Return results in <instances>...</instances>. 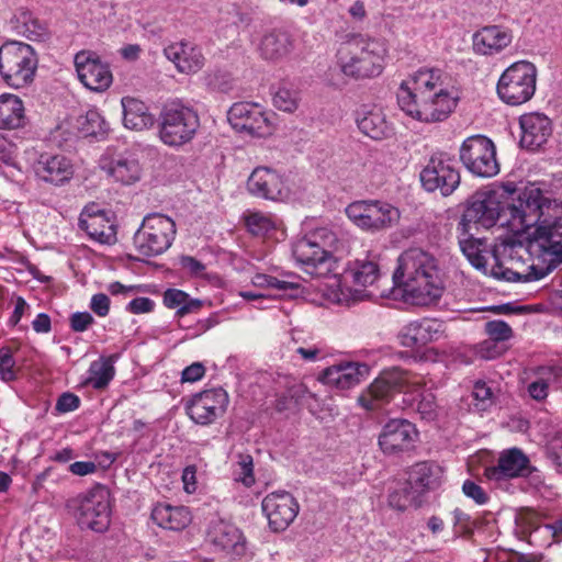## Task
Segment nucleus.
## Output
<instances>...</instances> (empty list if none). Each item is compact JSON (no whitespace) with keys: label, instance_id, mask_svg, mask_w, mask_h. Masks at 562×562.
<instances>
[{"label":"nucleus","instance_id":"nucleus-39","mask_svg":"<svg viewBox=\"0 0 562 562\" xmlns=\"http://www.w3.org/2000/svg\"><path fill=\"white\" fill-rule=\"evenodd\" d=\"M123 122L125 127L135 131H143L154 125V115L148 106L140 100L124 97L122 99Z\"/></svg>","mask_w":562,"mask_h":562},{"label":"nucleus","instance_id":"nucleus-32","mask_svg":"<svg viewBox=\"0 0 562 562\" xmlns=\"http://www.w3.org/2000/svg\"><path fill=\"white\" fill-rule=\"evenodd\" d=\"M356 123L361 133L374 140L386 139L394 134L392 123L379 105H361L356 112Z\"/></svg>","mask_w":562,"mask_h":562},{"label":"nucleus","instance_id":"nucleus-9","mask_svg":"<svg viewBox=\"0 0 562 562\" xmlns=\"http://www.w3.org/2000/svg\"><path fill=\"white\" fill-rule=\"evenodd\" d=\"M525 256L530 257L529 241L526 246L515 241L495 245L491 252L490 276L509 282L536 280L531 265L525 267Z\"/></svg>","mask_w":562,"mask_h":562},{"label":"nucleus","instance_id":"nucleus-60","mask_svg":"<svg viewBox=\"0 0 562 562\" xmlns=\"http://www.w3.org/2000/svg\"><path fill=\"white\" fill-rule=\"evenodd\" d=\"M93 323L94 318L89 312H76L69 318V326L75 333L86 331Z\"/></svg>","mask_w":562,"mask_h":562},{"label":"nucleus","instance_id":"nucleus-49","mask_svg":"<svg viewBox=\"0 0 562 562\" xmlns=\"http://www.w3.org/2000/svg\"><path fill=\"white\" fill-rule=\"evenodd\" d=\"M417 495L406 482L398 483L389 494V504L397 510H405L417 501Z\"/></svg>","mask_w":562,"mask_h":562},{"label":"nucleus","instance_id":"nucleus-2","mask_svg":"<svg viewBox=\"0 0 562 562\" xmlns=\"http://www.w3.org/2000/svg\"><path fill=\"white\" fill-rule=\"evenodd\" d=\"M515 193L512 183L477 193L467 205L457 226L458 233L468 235L472 229L499 225L516 235L514 224L521 220L526 189L517 198L513 196Z\"/></svg>","mask_w":562,"mask_h":562},{"label":"nucleus","instance_id":"nucleus-33","mask_svg":"<svg viewBox=\"0 0 562 562\" xmlns=\"http://www.w3.org/2000/svg\"><path fill=\"white\" fill-rule=\"evenodd\" d=\"M519 125L520 145L530 150L541 147L552 134L551 120L543 113H526L520 116Z\"/></svg>","mask_w":562,"mask_h":562},{"label":"nucleus","instance_id":"nucleus-19","mask_svg":"<svg viewBox=\"0 0 562 562\" xmlns=\"http://www.w3.org/2000/svg\"><path fill=\"white\" fill-rule=\"evenodd\" d=\"M228 402L224 389L205 390L192 396L187 404V413L195 424L210 425L224 415Z\"/></svg>","mask_w":562,"mask_h":562},{"label":"nucleus","instance_id":"nucleus-63","mask_svg":"<svg viewBox=\"0 0 562 562\" xmlns=\"http://www.w3.org/2000/svg\"><path fill=\"white\" fill-rule=\"evenodd\" d=\"M155 307V302L149 297H135L127 305L126 311L132 314L150 313Z\"/></svg>","mask_w":562,"mask_h":562},{"label":"nucleus","instance_id":"nucleus-57","mask_svg":"<svg viewBox=\"0 0 562 562\" xmlns=\"http://www.w3.org/2000/svg\"><path fill=\"white\" fill-rule=\"evenodd\" d=\"M485 331L493 340L506 341L513 336L510 326L504 321H490L485 324Z\"/></svg>","mask_w":562,"mask_h":562},{"label":"nucleus","instance_id":"nucleus-30","mask_svg":"<svg viewBox=\"0 0 562 562\" xmlns=\"http://www.w3.org/2000/svg\"><path fill=\"white\" fill-rule=\"evenodd\" d=\"M370 368L362 362L342 361L322 371L319 380L337 390H349L368 376Z\"/></svg>","mask_w":562,"mask_h":562},{"label":"nucleus","instance_id":"nucleus-64","mask_svg":"<svg viewBox=\"0 0 562 562\" xmlns=\"http://www.w3.org/2000/svg\"><path fill=\"white\" fill-rule=\"evenodd\" d=\"M549 459L562 471V434L552 439L547 449Z\"/></svg>","mask_w":562,"mask_h":562},{"label":"nucleus","instance_id":"nucleus-53","mask_svg":"<svg viewBox=\"0 0 562 562\" xmlns=\"http://www.w3.org/2000/svg\"><path fill=\"white\" fill-rule=\"evenodd\" d=\"M235 479L243 482L246 486H250L255 482L254 461L250 454H238Z\"/></svg>","mask_w":562,"mask_h":562},{"label":"nucleus","instance_id":"nucleus-41","mask_svg":"<svg viewBox=\"0 0 562 562\" xmlns=\"http://www.w3.org/2000/svg\"><path fill=\"white\" fill-rule=\"evenodd\" d=\"M292 49L289 35L281 31H271L265 34L259 43L258 50L266 60L278 61L285 58Z\"/></svg>","mask_w":562,"mask_h":562},{"label":"nucleus","instance_id":"nucleus-22","mask_svg":"<svg viewBox=\"0 0 562 562\" xmlns=\"http://www.w3.org/2000/svg\"><path fill=\"white\" fill-rule=\"evenodd\" d=\"M247 191L255 198L270 201H285L291 190L283 176L268 167H257L247 180Z\"/></svg>","mask_w":562,"mask_h":562},{"label":"nucleus","instance_id":"nucleus-5","mask_svg":"<svg viewBox=\"0 0 562 562\" xmlns=\"http://www.w3.org/2000/svg\"><path fill=\"white\" fill-rule=\"evenodd\" d=\"M111 494L106 486L97 484L66 503L68 512L81 529L104 532L111 522Z\"/></svg>","mask_w":562,"mask_h":562},{"label":"nucleus","instance_id":"nucleus-6","mask_svg":"<svg viewBox=\"0 0 562 562\" xmlns=\"http://www.w3.org/2000/svg\"><path fill=\"white\" fill-rule=\"evenodd\" d=\"M158 121L161 142L173 147L192 140L200 126L196 111L178 100L162 106Z\"/></svg>","mask_w":562,"mask_h":562},{"label":"nucleus","instance_id":"nucleus-44","mask_svg":"<svg viewBox=\"0 0 562 562\" xmlns=\"http://www.w3.org/2000/svg\"><path fill=\"white\" fill-rule=\"evenodd\" d=\"M420 389L408 390L409 405L416 409L423 419L434 420L438 416L439 405L432 392L425 389V382L418 376Z\"/></svg>","mask_w":562,"mask_h":562},{"label":"nucleus","instance_id":"nucleus-1","mask_svg":"<svg viewBox=\"0 0 562 562\" xmlns=\"http://www.w3.org/2000/svg\"><path fill=\"white\" fill-rule=\"evenodd\" d=\"M516 235L529 234V251L535 279H542L562 265V203L539 188H526L525 209L517 220Z\"/></svg>","mask_w":562,"mask_h":562},{"label":"nucleus","instance_id":"nucleus-35","mask_svg":"<svg viewBox=\"0 0 562 562\" xmlns=\"http://www.w3.org/2000/svg\"><path fill=\"white\" fill-rule=\"evenodd\" d=\"M513 41V33L499 25L484 26L473 35L474 50L481 55H495Z\"/></svg>","mask_w":562,"mask_h":562},{"label":"nucleus","instance_id":"nucleus-52","mask_svg":"<svg viewBox=\"0 0 562 562\" xmlns=\"http://www.w3.org/2000/svg\"><path fill=\"white\" fill-rule=\"evenodd\" d=\"M305 236L313 240L322 250H330V255L338 248L339 240L337 235L328 227L316 228Z\"/></svg>","mask_w":562,"mask_h":562},{"label":"nucleus","instance_id":"nucleus-59","mask_svg":"<svg viewBox=\"0 0 562 562\" xmlns=\"http://www.w3.org/2000/svg\"><path fill=\"white\" fill-rule=\"evenodd\" d=\"M21 21L24 26V33L29 38H37L44 35V25L38 19L34 18L32 13L23 12L21 14Z\"/></svg>","mask_w":562,"mask_h":562},{"label":"nucleus","instance_id":"nucleus-11","mask_svg":"<svg viewBox=\"0 0 562 562\" xmlns=\"http://www.w3.org/2000/svg\"><path fill=\"white\" fill-rule=\"evenodd\" d=\"M176 236V224L167 215L148 214L135 233L134 244L145 257H155L170 248Z\"/></svg>","mask_w":562,"mask_h":562},{"label":"nucleus","instance_id":"nucleus-15","mask_svg":"<svg viewBox=\"0 0 562 562\" xmlns=\"http://www.w3.org/2000/svg\"><path fill=\"white\" fill-rule=\"evenodd\" d=\"M423 188L428 192L439 191L450 195L460 184V173L456 161L446 153L434 154L420 171Z\"/></svg>","mask_w":562,"mask_h":562},{"label":"nucleus","instance_id":"nucleus-20","mask_svg":"<svg viewBox=\"0 0 562 562\" xmlns=\"http://www.w3.org/2000/svg\"><path fill=\"white\" fill-rule=\"evenodd\" d=\"M206 540L215 552L223 553L233 560L246 552V540L243 532L234 524L222 518H214L210 521Z\"/></svg>","mask_w":562,"mask_h":562},{"label":"nucleus","instance_id":"nucleus-29","mask_svg":"<svg viewBox=\"0 0 562 562\" xmlns=\"http://www.w3.org/2000/svg\"><path fill=\"white\" fill-rule=\"evenodd\" d=\"M532 467L529 458L518 448L506 449L501 452L497 464L485 469L488 480L501 481L531 473Z\"/></svg>","mask_w":562,"mask_h":562},{"label":"nucleus","instance_id":"nucleus-7","mask_svg":"<svg viewBox=\"0 0 562 562\" xmlns=\"http://www.w3.org/2000/svg\"><path fill=\"white\" fill-rule=\"evenodd\" d=\"M420 381L416 374L400 368H392L383 371L369 386L367 392L362 393L358 402L368 409L375 411L381 408L383 403L390 402L396 394H408V390H419Z\"/></svg>","mask_w":562,"mask_h":562},{"label":"nucleus","instance_id":"nucleus-56","mask_svg":"<svg viewBox=\"0 0 562 562\" xmlns=\"http://www.w3.org/2000/svg\"><path fill=\"white\" fill-rule=\"evenodd\" d=\"M552 378L553 372L549 369L547 370V376H538L530 382L527 387L529 396L536 401H543L549 394V385Z\"/></svg>","mask_w":562,"mask_h":562},{"label":"nucleus","instance_id":"nucleus-34","mask_svg":"<svg viewBox=\"0 0 562 562\" xmlns=\"http://www.w3.org/2000/svg\"><path fill=\"white\" fill-rule=\"evenodd\" d=\"M164 54L182 74H195L204 66V56L201 49L191 43L170 44L164 49Z\"/></svg>","mask_w":562,"mask_h":562},{"label":"nucleus","instance_id":"nucleus-40","mask_svg":"<svg viewBox=\"0 0 562 562\" xmlns=\"http://www.w3.org/2000/svg\"><path fill=\"white\" fill-rule=\"evenodd\" d=\"M117 356L101 357L90 363L88 375L81 381L82 386H90L93 390H104L114 379V363Z\"/></svg>","mask_w":562,"mask_h":562},{"label":"nucleus","instance_id":"nucleus-10","mask_svg":"<svg viewBox=\"0 0 562 562\" xmlns=\"http://www.w3.org/2000/svg\"><path fill=\"white\" fill-rule=\"evenodd\" d=\"M537 68L527 60L512 64L501 75L496 91L499 99L508 105L528 102L536 92Z\"/></svg>","mask_w":562,"mask_h":562},{"label":"nucleus","instance_id":"nucleus-16","mask_svg":"<svg viewBox=\"0 0 562 562\" xmlns=\"http://www.w3.org/2000/svg\"><path fill=\"white\" fill-rule=\"evenodd\" d=\"M516 525L522 538L531 546L549 548L552 543L562 541V517L549 522L541 514L528 508L517 516Z\"/></svg>","mask_w":562,"mask_h":562},{"label":"nucleus","instance_id":"nucleus-62","mask_svg":"<svg viewBox=\"0 0 562 562\" xmlns=\"http://www.w3.org/2000/svg\"><path fill=\"white\" fill-rule=\"evenodd\" d=\"M89 307L95 315L105 317L110 312V299L104 293H97L92 295Z\"/></svg>","mask_w":562,"mask_h":562},{"label":"nucleus","instance_id":"nucleus-46","mask_svg":"<svg viewBox=\"0 0 562 562\" xmlns=\"http://www.w3.org/2000/svg\"><path fill=\"white\" fill-rule=\"evenodd\" d=\"M77 126L83 136H103L109 131V124L97 109H90L77 120Z\"/></svg>","mask_w":562,"mask_h":562},{"label":"nucleus","instance_id":"nucleus-25","mask_svg":"<svg viewBox=\"0 0 562 562\" xmlns=\"http://www.w3.org/2000/svg\"><path fill=\"white\" fill-rule=\"evenodd\" d=\"M442 77L443 74L438 68H419L401 82L396 93L397 103L404 102L405 94H411L412 99H418L431 93L447 91Z\"/></svg>","mask_w":562,"mask_h":562},{"label":"nucleus","instance_id":"nucleus-8","mask_svg":"<svg viewBox=\"0 0 562 562\" xmlns=\"http://www.w3.org/2000/svg\"><path fill=\"white\" fill-rule=\"evenodd\" d=\"M37 67L34 49L22 42H8L0 47V75L3 81L15 89L33 81Z\"/></svg>","mask_w":562,"mask_h":562},{"label":"nucleus","instance_id":"nucleus-31","mask_svg":"<svg viewBox=\"0 0 562 562\" xmlns=\"http://www.w3.org/2000/svg\"><path fill=\"white\" fill-rule=\"evenodd\" d=\"M78 226L89 237L100 244L111 245L116 240V232L106 213L95 205L86 206L80 213Z\"/></svg>","mask_w":562,"mask_h":562},{"label":"nucleus","instance_id":"nucleus-18","mask_svg":"<svg viewBox=\"0 0 562 562\" xmlns=\"http://www.w3.org/2000/svg\"><path fill=\"white\" fill-rule=\"evenodd\" d=\"M232 127L238 132L262 137L271 133L270 114L252 102L234 103L227 113Z\"/></svg>","mask_w":562,"mask_h":562},{"label":"nucleus","instance_id":"nucleus-12","mask_svg":"<svg viewBox=\"0 0 562 562\" xmlns=\"http://www.w3.org/2000/svg\"><path fill=\"white\" fill-rule=\"evenodd\" d=\"M345 211L356 226L370 233L386 231L401 218V212L396 206L381 200L355 201Z\"/></svg>","mask_w":562,"mask_h":562},{"label":"nucleus","instance_id":"nucleus-4","mask_svg":"<svg viewBox=\"0 0 562 562\" xmlns=\"http://www.w3.org/2000/svg\"><path fill=\"white\" fill-rule=\"evenodd\" d=\"M386 53L384 41L356 35L340 44L337 52V65L347 77L373 78L382 72Z\"/></svg>","mask_w":562,"mask_h":562},{"label":"nucleus","instance_id":"nucleus-28","mask_svg":"<svg viewBox=\"0 0 562 562\" xmlns=\"http://www.w3.org/2000/svg\"><path fill=\"white\" fill-rule=\"evenodd\" d=\"M418 437L414 424L407 419L389 420L379 436V445L384 453L393 454L412 449Z\"/></svg>","mask_w":562,"mask_h":562},{"label":"nucleus","instance_id":"nucleus-55","mask_svg":"<svg viewBox=\"0 0 562 562\" xmlns=\"http://www.w3.org/2000/svg\"><path fill=\"white\" fill-rule=\"evenodd\" d=\"M453 532L456 537L470 536L473 533L475 524L471 516L460 508L452 512Z\"/></svg>","mask_w":562,"mask_h":562},{"label":"nucleus","instance_id":"nucleus-13","mask_svg":"<svg viewBox=\"0 0 562 562\" xmlns=\"http://www.w3.org/2000/svg\"><path fill=\"white\" fill-rule=\"evenodd\" d=\"M458 97L450 90L431 93L418 99H412L411 94L404 95V102L400 109L408 116L423 123H438L446 121L454 111Z\"/></svg>","mask_w":562,"mask_h":562},{"label":"nucleus","instance_id":"nucleus-21","mask_svg":"<svg viewBox=\"0 0 562 562\" xmlns=\"http://www.w3.org/2000/svg\"><path fill=\"white\" fill-rule=\"evenodd\" d=\"M292 254L297 265L311 277H326L334 269L335 259L330 250H322L306 236L293 244Z\"/></svg>","mask_w":562,"mask_h":562},{"label":"nucleus","instance_id":"nucleus-27","mask_svg":"<svg viewBox=\"0 0 562 562\" xmlns=\"http://www.w3.org/2000/svg\"><path fill=\"white\" fill-rule=\"evenodd\" d=\"M262 510L269 520V526L274 531H281L286 529L297 516L299 504L290 493L278 491L263 498Z\"/></svg>","mask_w":562,"mask_h":562},{"label":"nucleus","instance_id":"nucleus-17","mask_svg":"<svg viewBox=\"0 0 562 562\" xmlns=\"http://www.w3.org/2000/svg\"><path fill=\"white\" fill-rule=\"evenodd\" d=\"M99 167L115 182L131 186L140 180L142 166L136 155L127 149L109 146L99 158Z\"/></svg>","mask_w":562,"mask_h":562},{"label":"nucleus","instance_id":"nucleus-38","mask_svg":"<svg viewBox=\"0 0 562 562\" xmlns=\"http://www.w3.org/2000/svg\"><path fill=\"white\" fill-rule=\"evenodd\" d=\"M380 276L379 265L375 255H366L364 258H357L348 265L344 272L345 280H350L355 285H372Z\"/></svg>","mask_w":562,"mask_h":562},{"label":"nucleus","instance_id":"nucleus-14","mask_svg":"<svg viewBox=\"0 0 562 562\" xmlns=\"http://www.w3.org/2000/svg\"><path fill=\"white\" fill-rule=\"evenodd\" d=\"M460 159L470 172L479 177L490 178L499 171L495 145L483 135L470 136L462 143Z\"/></svg>","mask_w":562,"mask_h":562},{"label":"nucleus","instance_id":"nucleus-37","mask_svg":"<svg viewBox=\"0 0 562 562\" xmlns=\"http://www.w3.org/2000/svg\"><path fill=\"white\" fill-rule=\"evenodd\" d=\"M151 519L164 529L181 531L190 525L192 516L186 506L159 503L151 510Z\"/></svg>","mask_w":562,"mask_h":562},{"label":"nucleus","instance_id":"nucleus-42","mask_svg":"<svg viewBox=\"0 0 562 562\" xmlns=\"http://www.w3.org/2000/svg\"><path fill=\"white\" fill-rule=\"evenodd\" d=\"M25 123V112L22 100L10 93L0 95V128L14 130Z\"/></svg>","mask_w":562,"mask_h":562},{"label":"nucleus","instance_id":"nucleus-47","mask_svg":"<svg viewBox=\"0 0 562 562\" xmlns=\"http://www.w3.org/2000/svg\"><path fill=\"white\" fill-rule=\"evenodd\" d=\"M251 283L256 288L267 289L279 295L289 294L293 291H297L300 288L297 281L279 279L266 273H256L251 279Z\"/></svg>","mask_w":562,"mask_h":562},{"label":"nucleus","instance_id":"nucleus-54","mask_svg":"<svg viewBox=\"0 0 562 562\" xmlns=\"http://www.w3.org/2000/svg\"><path fill=\"white\" fill-rule=\"evenodd\" d=\"M205 82L212 90L227 92L232 89V76L220 69L211 70L205 76Z\"/></svg>","mask_w":562,"mask_h":562},{"label":"nucleus","instance_id":"nucleus-61","mask_svg":"<svg viewBox=\"0 0 562 562\" xmlns=\"http://www.w3.org/2000/svg\"><path fill=\"white\" fill-rule=\"evenodd\" d=\"M492 396H493L492 389L490 386H487V384L485 382L479 381L474 384L473 397L475 401L479 402L475 405L480 409H485L486 406L492 403Z\"/></svg>","mask_w":562,"mask_h":562},{"label":"nucleus","instance_id":"nucleus-43","mask_svg":"<svg viewBox=\"0 0 562 562\" xmlns=\"http://www.w3.org/2000/svg\"><path fill=\"white\" fill-rule=\"evenodd\" d=\"M459 245L463 255L475 269L490 274L491 263H488V259H491V254L485 250L481 239L473 238L472 231L468 235L459 233Z\"/></svg>","mask_w":562,"mask_h":562},{"label":"nucleus","instance_id":"nucleus-36","mask_svg":"<svg viewBox=\"0 0 562 562\" xmlns=\"http://www.w3.org/2000/svg\"><path fill=\"white\" fill-rule=\"evenodd\" d=\"M442 468L434 462H420L415 464L405 481L411 490L419 497L424 493L435 490L441 484Z\"/></svg>","mask_w":562,"mask_h":562},{"label":"nucleus","instance_id":"nucleus-45","mask_svg":"<svg viewBox=\"0 0 562 562\" xmlns=\"http://www.w3.org/2000/svg\"><path fill=\"white\" fill-rule=\"evenodd\" d=\"M164 304L168 308H177V314L183 316L188 313L200 310L202 302L192 299L190 295L179 289H168L164 293Z\"/></svg>","mask_w":562,"mask_h":562},{"label":"nucleus","instance_id":"nucleus-50","mask_svg":"<svg viewBox=\"0 0 562 562\" xmlns=\"http://www.w3.org/2000/svg\"><path fill=\"white\" fill-rule=\"evenodd\" d=\"M246 225L254 235H266L276 228V218L262 212L250 213L246 217Z\"/></svg>","mask_w":562,"mask_h":562},{"label":"nucleus","instance_id":"nucleus-58","mask_svg":"<svg viewBox=\"0 0 562 562\" xmlns=\"http://www.w3.org/2000/svg\"><path fill=\"white\" fill-rule=\"evenodd\" d=\"M462 492L476 505H485L490 497L485 490L472 480H465L462 484Z\"/></svg>","mask_w":562,"mask_h":562},{"label":"nucleus","instance_id":"nucleus-26","mask_svg":"<svg viewBox=\"0 0 562 562\" xmlns=\"http://www.w3.org/2000/svg\"><path fill=\"white\" fill-rule=\"evenodd\" d=\"M445 330L443 322L424 317L404 325L398 333V339L406 348L420 349L441 339Z\"/></svg>","mask_w":562,"mask_h":562},{"label":"nucleus","instance_id":"nucleus-23","mask_svg":"<svg viewBox=\"0 0 562 562\" xmlns=\"http://www.w3.org/2000/svg\"><path fill=\"white\" fill-rule=\"evenodd\" d=\"M75 66L79 80L92 91L106 90L113 80L112 72L106 63L91 50H81L75 56Z\"/></svg>","mask_w":562,"mask_h":562},{"label":"nucleus","instance_id":"nucleus-51","mask_svg":"<svg viewBox=\"0 0 562 562\" xmlns=\"http://www.w3.org/2000/svg\"><path fill=\"white\" fill-rule=\"evenodd\" d=\"M19 369L16 368L13 351L10 347H0V380L5 383L18 379Z\"/></svg>","mask_w":562,"mask_h":562},{"label":"nucleus","instance_id":"nucleus-24","mask_svg":"<svg viewBox=\"0 0 562 562\" xmlns=\"http://www.w3.org/2000/svg\"><path fill=\"white\" fill-rule=\"evenodd\" d=\"M31 169L37 180L56 187L68 183L75 173L71 159L60 154H40Z\"/></svg>","mask_w":562,"mask_h":562},{"label":"nucleus","instance_id":"nucleus-3","mask_svg":"<svg viewBox=\"0 0 562 562\" xmlns=\"http://www.w3.org/2000/svg\"><path fill=\"white\" fill-rule=\"evenodd\" d=\"M393 282L402 288L404 296L415 305H429L442 294L438 260L420 248H409L398 257Z\"/></svg>","mask_w":562,"mask_h":562},{"label":"nucleus","instance_id":"nucleus-48","mask_svg":"<svg viewBox=\"0 0 562 562\" xmlns=\"http://www.w3.org/2000/svg\"><path fill=\"white\" fill-rule=\"evenodd\" d=\"M273 105L280 111L292 113L299 108L300 90L290 82H283L273 94Z\"/></svg>","mask_w":562,"mask_h":562}]
</instances>
